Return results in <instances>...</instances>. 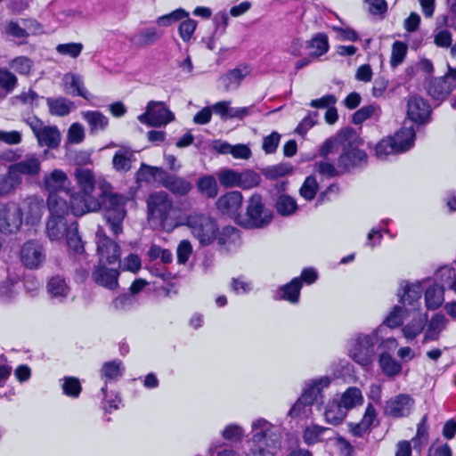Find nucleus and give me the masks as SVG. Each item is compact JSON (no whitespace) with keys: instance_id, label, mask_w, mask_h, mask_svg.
Listing matches in <instances>:
<instances>
[{"instance_id":"1","label":"nucleus","mask_w":456,"mask_h":456,"mask_svg":"<svg viewBox=\"0 0 456 456\" xmlns=\"http://www.w3.org/2000/svg\"><path fill=\"white\" fill-rule=\"evenodd\" d=\"M127 201V197L110 192L108 184L99 183L96 185L94 175L87 169V212L102 210L103 218L114 236L123 233Z\"/></svg>"},{"instance_id":"2","label":"nucleus","mask_w":456,"mask_h":456,"mask_svg":"<svg viewBox=\"0 0 456 456\" xmlns=\"http://www.w3.org/2000/svg\"><path fill=\"white\" fill-rule=\"evenodd\" d=\"M147 208L149 220L157 222L164 230L170 231L180 225L174 202L167 192L151 193L147 199Z\"/></svg>"},{"instance_id":"3","label":"nucleus","mask_w":456,"mask_h":456,"mask_svg":"<svg viewBox=\"0 0 456 456\" xmlns=\"http://www.w3.org/2000/svg\"><path fill=\"white\" fill-rule=\"evenodd\" d=\"M252 443L256 449H251L253 456H274L270 449L277 448L281 440L279 428L265 419H258L252 422Z\"/></svg>"},{"instance_id":"4","label":"nucleus","mask_w":456,"mask_h":456,"mask_svg":"<svg viewBox=\"0 0 456 456\" xmlns=\"http://www.w3.org/2000/svg\"><path fill=\"white\" fill-rule=\"evenodd\" d=\"M384 326H379L369 334L360 333L352 340L349 349L350 357L358 364L368 367L374 359V346L381 338L380 333L384 331Z\"/></svg>"},{"instance_id":"5","label":"nucleus","mask_w":456,"mask_h":456,"mask_svg":"<svg viewBox=\"0 0 456 456\" xmlns=\"http://www.w3.org/2000/svg\"><path fill=\"white\" fill-rule=\"evenodd\" d=\"M273 220V212L265 207L261 195L253 194L247 201L246 213L236 216L237 223L248 229H261Z\"/></svg>"},{"instance_id":"6","label":"nucleus","mask_w":456,"mask_h":456,"mask_svg":"<svg viewBox=\"0 0 456 456\" xmlns=\"http://www.w3.org/2000/svg\"><path fill=\"white\" fill-rule=\"evenodd\" d=\"M180 225H186L191 235L199 240L201 245H209L216 238L218 226L216 220L208 215L192 212L184 217Z\"/></svg>"},{"instance_id":"7","label":"nucleus","mask_w":456,"mask_h":456,"mask_svg":"<svg viewBox=\"0 0 456 456\" xmlns=\"http://www.w3.org/2000/svg\"><path fill=\"white\" fill-rule=\"evenodd\" d=\"M138 175L142 179H147V175L154 178L175 195L184 196L192 190L191 182L183 177L170 175L162 167L142 164L141 169L138 171Z\"/></svg>"},{"instance_id":"8","label":"nucleus","mask_w":456,"mask_h":456,"mask_svg":"<svg viewBox=\"0 0 456 456\" xmlns=\"http://www.w3.org/2000/svg\"><path fill=\"white\" fill-rule=\"evenodd\" d=\"M347 137L350 138V142L342 146L337 161L338 169L344 173L366 164L368 158L365 151L359 148L362 141L354 130L351 129Z\"/></svg>"},{"instance_id":"9","label":"nucleus","mask_w":456,"mask_h":456,"mask_svg":"<svg viewBox=\"0 0 456 456\" xmlns=\"http://www.w3.org/2000/svg\"><path fill=\"white\" fill-rule=\"evenodd\" d=\"M96 253L99 258L98 265H115L120 266L121 248L119 244L107 236L102 227H99L95 233Z\"/></svg>"},{"instance_id":"10","label":"nucleus","mask_w":456,"mask_h":456,"mask_svg":"<svg viewBox=\"0 0 456 456\" xmlns=\"http://www.w3.org/2000/svg\"><path fill=\"white\" fill-rule=\"evenodd\" d=\"M424 281L425 280L416 282L406 281L400 282L396 296L400 305L408 312L417 311L420 308Z\"/></svg>"},{"instance_id":"11","label":"nucleus","mask_w":456,"mask_h":456,"mask_svg":"<svg viewBox=\"0 0 456 456\" xmlns=\"http://www.w3.org/2000/svg\"><path fill=\"white\" fill-rule=\"evenodd\" d=\"M174 114L163 102L151 101L148 102L146 111L138 116V120L149 126H163L173 121Z\"/></svg>"},{"instance_id":"12","label":"nucleus","mask_w":456,"mask_h":456,"mask_svg":"<svg viewBox=\"0 0 456 456\" xmlns=\"http://www.w3.org/2000/svg\"><path fill=\"white\" fill-rule=\"evenodd\" d=\"M414 400L407 394L397 395L386 402L384 412L393 418H403L411 413Z\"/></svg>"},{"instance_id":"13","label":"nucleus","mask_w":456,"mask_h":456,"mask_svg":"<svg viewBox=\"0 0 456 456\" xmlns=\"http://www.w3.org/2000/svg\"><path fill=\"white\" fill-rule=\"evenodd\" d=\"M120 272L118 267H108L107 265H97L92 273L93 281L99 286L110 290H114L118 287V277Z\"/></svg>"},{"instance_id":"14","label":"nucleus","mask_w":456,"mask_h":456,"mask_svg":"<svg viewBox=\"0 0 456 456\" xmlns=\"http://www.w3.org/2000/svg\"><path fill=\"white\" fill-rule=\"evenodd\" d=\"M23 211L16 205L4 207L0 212V229L5 232H15L22 224Z\"/></svg>"},{"instance_id":"15","label":"nucleus","mask_w":456,"mask_h":456,"mask_svg":"<svg viewBox=\"0 0 456 456\" xmlns=\"http://www.w3.org/2000/svg\"><path fill=\"white\" fill-rule=\"evenodd\" d=\"M431 114V108L428 102L419 96H411L407 102L408 118L419 124L428 122Z\"/></svg>"},{"instance_id":"16","label":"nucleus","mask_w":456,"mask_h":456,"mask_svg":"<svg viewBox=\"0 0 456 456\" xmlns=\"http://www.w3.org/2000/svg\"><path fill=\"white\" fill-rule=\"evenodd\" d=\"M330 384V379L328 376H322L315 379L309 380L305 383V387L301 395L303 401L311 406L314 403H322V390L327 388Z\"/></svg>"},{"instance_id":"17","label":"nucleus","mask_w":456,"mask_h":456,"mask_svg":"<svg viewBox=\"0 0 456 456\" xmlns=\"http://www.w3.org/2000/svg\"><path fill=\"white\" fill-rule=\"evenodd\" d=\"M336 432L326 427L311 424L305 428L302 433L304 443L309 446L333 439Z\"/></svg>"},{"instance_id":"18","label":"nucleus","mask_w":456,"mask_h":456,"mask_svg":"<svg viewBox=\"0 0 456 456\" xmlns=\"http://www.w3.org/2000/svg\"><path fill=\"white\" fill-rule=\"evenodd\" d=\"M242 194L232 191L222 195L216 202V208L224 215L237 216L242 203Z\"/></svg>"},{"instance_id":"19","label":"nucleus","mask_w":456,"mask_h":456,"mask_svg":"<svg viewBox=\"0 0 456 456\" xmlns=\"http://www.w3.org/2000/svg\"><path fill=\"white\" fill-rule=\"evenodd\" d=\"M162 30L155 27H148L129 36L130 43L137 48H144L156 44L162 37Z\"/></svg>"},{"instance_id":"20","label":"nucleus","mask_w":456,"mask_h":456,"mask_svg":"<svg viewBox=\"0 0 456 456\" xmlns=\"http://www.w3.org/2000/svg\"><path fill=\"white\" fill-rule=\"evenodd\" d=\"M302 282L299 278H294L290 282L280 287L274 294L276 300H285L290 304H297L300 298Z\"/></svg>"},{"instance_id":"21","label":"nucleus","mask_w":456,"mask_h":456,"mask_svg":"<svg viewBox=\"0 0 456 456\" xmlns=\"http://www.w3.org/2000/svg\"><path fill=\"white\" fill-rule=\"evenodd\" d=\"M454 88L455 86L452 84L446 75L432 79L427 86L428 94L436 100L445 99Z\"/></svg>"},{"instance_id":"22","label":"nucleus","mask_w":456,"mask_h":456,"mask_svg":"<svg viewBox=\"0 0 456 456\" xmlns=\"http://www.w3.org/2000/svg\"><path fill=\"white\" fill-rule=\"evenodd\" d=\"M447 323L448 320L443 314H436L429 321L427 320V329L425 330L423 343L438 340L441 332L445 330Z\"/></svg>"},{"instance_id":"23","label":"nucleus","mask_w":456,"mask_h":456,"mask_svg":"<svg viewBox=\"0 0 456 456\" xmlns=\"http://www.w3.org/2000/svg\"><path fill=\"white\" fill-rule=\"evenodd\" d=\"M249 73L250 69L248 67H237L221 76L219 81L222 83L225 91L236 90L239 88L241 81L248 76Z\"/></svg>"},{"instance_id":"24","label":"nucleus","mask_w":456,"mask_h":456,"mask_svg":"<svg viewBox=\"0 0 456 456\" xmlns=\"http://www.w3.org/2000/svg\"><path fill=\"white\" fill-rule=\"evenodd\" d=\"M44 258L42 248L34 241H28L24 244L21 249V260L24 265L29 268H35L39 265Z\"/></svg>"},{"instance_id":"25","label":"nucleus","mask_w":456,"mask_h":456,"mask_svg":"<svg viewBox=\"0 0 456 456\" xmlns=\"http://www.w3.org/2000/svg\"><path fill=\"white\" fill-rule=\"evenodd\" d=\"M389 138L393 140V144H395L397 152L400 154L409 151L413 146L415 141V130L412 126H403L397 131L394 136Z\"/></svg>"},{"instance_id":"26","label":"nucleus","mask_w":456,"mask_h":456,"mask_svg":"<svg viewBox=\"0 0 456 456\" xmlns=\"http://www.w3.org/2000/svg\"><path fill=\"white\" fill-rule=\"evenodd\" d=\"M351 129H343L338 132L335 136L327 139L322 146L320 149V155L322 157H327L329 154L332 153L334 151L341 150L342 146L348 145L350 142V138H348V134Z\"/></svg>"},{"instance_id":"27","label":"nucleus","mask_w":456,"mask_h":456,"mask_svg":"<svg viewBox=\"0 0 456 456\" xmlns=\"http://www.w3.org/2000/svg\"><path fill=\"white\" fill-rule=\"evenodd\" d=\"M425 306L428 310H437L444 302V286L433 283L424 293Z\"/></svg>"},{"instance_id":"28","label":"nucleus","mask_w":456,"mask_h":456,"mask_svg":"<svg viewBox=\"0 0 456 456\" xmlns=\"http://www.w3.org/2000/svg\"><path fill=\"white\" fill-rule=\"evenodd\" d=\"M218 244L224 246L228 251L236 249L240 245V232L232 226H225L216 233Z\"/></svg>"},{"instance_id":"29","label":"nucleus","mask_w":456,"mask_h":456,"mask_svg":"<svg viewBox=\"0 0 456 456\" xmlns=\"http://www.w3.org/2000/svg\"><path fill=\"white\" fill-rule=\"evenodd\" d=\"M40 172V162L37 159L31 157L19 163H16L9 168V178L13 179L17 173L37 175Z\"/></svg>"},{"instance_id":"30","label":"nucleus","mask_w":456,"mask_h":456,"mask_svg":"<svg viewBox=\"0 0 456 456\" xmlns=\"http://www.w3.org/2000/svg\"><path fill=\"white\" fill-rule=\"evenodd\" d=\"M347 415V411L337 400L329 402L323 413L325 421L332 426L341 424Z\"/></svg>"},{"instance_id":"31","label":"nucleus","mask_w":456,"mask_h":456,"mask_svg":"<svg viewBox=\"0 0 456 456\" xmlns=\"http://www.w3.org/2000/svg\"><path fill=\"white\" fill-rule=\"evenodd\" d=\"M305 44V47L310 50L309 55L313 59L325 54L330 48L328 37L324 33L316 34Z\"/></svg>"},{"instance_id":"32","label":"nucleus","mask_w":456,"mask_h":456,"mask_svg":"<svg viewBox=\"0 0 456 456\" xmlns=\"http://www.w3.org/2000/svg\"><path fill=\"white\" fill-rule=\"evenodd\" d=\"M46 229L47 235L52 240H61L69 232L65 218L50 216Z\"/></svg>"},{"instance_id":"33","label":"nucleus","mask_w":456,"mask_h":456,"mask_svg":"<svg viewBox=\"0 0 456 456\" xmlns=\"http://www.w3.org/2000/svg\"><path fill=\"white\" fill-rule=\"evenodd\" d=\"M346 411L349 410L362 405L363 403V396L362 391L356 387H348L340 396L338 401Z\"/></svg>"},{"instance_id":"34","label":"nucleus","mask_w":456,"mask_h":456,"mask_svg":"<svg viewBox=\"0 0 456 456\" xmlns=\"http://www.w3.org/2000/svg\"><path fill=\"white\" fill-rule=\"evenodd\" d=\"M42 200L36 198L28 199L23 208H21L23 216H26V222L31 224L39 221L42 216Z\"/></svg>"},{"instance_id":"35","label":"nucleus","mask_w":456,"mask_h":456,"mask_svg":"<svg viewBox=\"0 0 456 456\" xmlns=\"http://www.w3.org/2000/svg\"><path fill=\"white\" fill-rule=\"evenodd\" d=\"M379 364L383 373L387 377L397 376L402 371V364L386 352H380Z\"/></svg>"},{"instance_id":"36","label":"nucleus","mask_w":456,"mask_h":456,"mask_svg":"<svg viewBox=\"0 0 456 456\" xmlns=\"http://www.w3.org/2000/svg\"><path fill=\"white\" fill-rule=\"evenodd\" d=\"M134 152L127 148L118 150L113 157V167L118 171L126 172L131 169V164L134 161Z\"/></svg>"},{"instance_id":"37","label":"nucleus","mask_w":456,"mask_h":456,"mask_svg":"<svg viewBox=\"0 0 456 456\" xmlns=\"http://www.w3.org/2000/svg\"><path fill=\"white\" fill-rule=\"evenodd\" d=\"M39 142L50 148H55L61 142V134L55 126H44L37 133Z\"/></svg>"},{"instance_id":"38","label":"nucleus","mask_w":456,"mask_h":456,"mask_svg":"<svg viewBox=\"0 0 456 456\" xmlns=\"http://www.w3.org/2000/svg\"><path fill=\"white\" fill-rule=\"evenodd\" d=\"M48 208L50 216L65 218L68 214L69 207L66 200L57 193H51L48 198Z\"/></svg>"},{"instance_id":"39","label":"nucleus","mask_w":456,"mask_h":456,"mask_svg":"<svg viewBox=\"0 0 456 456\" xmlns=\"http://www.w3.org/2000/svg\"><path fill=\"white\" fill-rule=\"evenodd\" d=\"M125 367L120 360L105 362L101 369V375L107 381H114L124 374Z\"/></svg>"},{"instance_id":"40","label":"nucleus","mask_w":456,"mask_h":456,"mask_svg":"<svg viewBox=\"0 0 456 456\" xmlns=\"http://www.w3.org/2000/svg\"><path fill=\"white\" fill-rule=\"evenodd\" d=\"M426 324L427 314L414 317L402 329V332L405 338L413 339L423 331Z\"/></svg>"},{"instance_id":"41","label":"nucleus","mask_w":456,"mask_h":456,"mask_svg":"<svg viewBox=\"0 0 456 456\" xmlns=\"http://www.w3.org/2000/svg\"><path fill=\"white\" fill-rule=\"evenodd\" d=\"M103 398L102 401V408L106 413H111L119 408L122 399L118 392H108L107 385L105 384L101 389Z\"/></svg>"},{"instance_id":"42","label":"nucleus","mask_w":456,"mask_h":456,"mask_svg":"<svg viewBox=\"0 0 456 456\" xmlns=\"http://www.w3.org/2000/svg\"><path fill=\"white\" fill-rule=\"evenodd\" d=\"M410 314L404 307L401 305H395L391 312L388 314L387 318L385 319L383 324L380 326H384L387 330V328H395L402 324L403 320Z\"/></svg>"},{"instance_id":"43","label":"nucleus","mask_w":456,"mask_h":456,"mask_svg":"<svg viewBox=\"0 0 456 456\" xmlns=\"http://www.w3.org/2000/svg\"><path fill=\"white\" fill-rule=\"evenodd\" d=\"M67 243L69 249L76 255L82 256L84 254V243L77 234V224L72 223L69 225V232L67 233Z\"/></svg>"},{"instance_id":"44","label":"nucleus","mask_w":456,"mask_h":456,"mask_svg":"<svg viewBox=\"0 0 456 456\" xmlns=\"http://www.w3.org/2000/svg\"><path fill=\"white\" fill-rule=\"evenodd\" d=\"M66 182V174L60 170L51 172L44 179L45 188L52 192L64 188Z\"/></svg>"},{"instance_id":"45","label":"nucleus","mask_w":456,"mask_h":456,"mask_svg":"<svg viewBox=\"0 0 456 456\" xmlns=\"http://www.w3.org/2000/svg\"><path fill=\"white\" fill-rule=\"evenodd\" d=\"M199 191L208 198H215L218 193V186L216 178L212 175L200 177L197 182Z\"/></svg>"},{"instance_id":"46","label":"nucleus","mask_w":456,"mask_h":456,"mask_svg":"<svg viewBox=\"0 0 456 456\" xmlns=\"http://www.w3.org/2000/svg\"><path fill=\"white\" fill-rule=\"evenodd\" d=\"M87 124L91 134H98L108 126L109 119L99 111H87Z\"/></svg>"},{"instance_id":"47","label":"nucleus","mask_w":456,"mask_h":456,"mask_svg":"<svg viewBox=\"0 0 456 456\" xmlns=\"http://www.w3.org/2000/svg\"><path fill=\"white\" fill-rule=\"evenodd\" d=\"M293 167L289 163H280L277 165L270 166L262 170L263 175L266 179L276 180L291 174Z\"/></svg>"},{"instance_id":"48","label":"nucleus","mask_w":456,"mask_h":456,"mask_svg":"<svg viewBox=\"0 0 456 456\" xmlns=\"http://www.w3.org/2000/svg\"><path fill=\"white\" fill-rule=\"evenodd\" d=\"M277 212L284 216L293 215L297 209L296 200L289 195H281L275 203Z\"/></svg>"},{"instance_id":"49","label":"nucleus","mask_w":456,"mask_h":456,"mask_svg":"<svg viewBox=\"0 0 456 456\" xmlns=\"http://www.w3.org/2000/svg\"><path fill=\"white\" fill-rule=\"evenodd\" d=\"M319 189L317 179L314 175L307 176L299 189L300 196L305 200H313Z\"/></svg>"},{"instance_id":"50","label":"nucleus","mask_w":456,"mask_h":456,"mask_svg":"<svg viewBox=\"0 0 456 456\" xmlns=\"http://www.w3.org/2000/svg\"><path fill=\"white\" fill-rule=\"evenodd\" d=\"M189 16V12L183 8H178L167 14L159 16L156 23L160 27H169L175 22L182 20Z\"/></svg>"},{"instance_id":"51","label":"nucleus","mask_w":456,"mask_h":456,"mask_svg":"<svg viewBox=\"0 0 456 456\" xmlns=\"http://www.w3.org/2000/svg\"><path fill=\"white\" fill-rule=\"evenodd\" d=\"M428 415H424L418 425L415 437L412 438L413 448L420 451L423 444H427L428 439Z\"/></svg>"},{"instance_id":"52","label":"nucleus","mask_w":456,"mask_h":456,"mask_svg":"<svg viewBox=\"0 0 456 456\" xmlns=\"http://www.w3.org/2000/svg\"><path fill=\"white\" fill-rule=\"evenodd\" d=\"M375 153L377 158L381 160L387 159L390 155L399 154L395 144H393V140L389 137L385 138L377 143Z\"/></svg>"},{"instance_id":"53","label":"nucleus","mask_w":456,"mask_h":456,"mask_svg":"<svg viewBox=\"0 0 456 456\" xmlns=\"http://www.w3.org/2000/svg\"><path fill=\"white\" fill-rule=\"evenodd\" d=\"M261 182L260 175L252 170H246L239 174L238 187L242 189H251L257 186Z\"/></svg>"},{"instance_id":"54","label":"nucleus","mask_w":456,"mask_h":456,"mask_svg":"<svg viewBox=\"0 0 456 456\" xmlns=\"http://www.w3.org/2000/svg\"><path fill=\"white\" fill-rule=\"evenodd\" d=\"M197 25V21L190 19L189 16L185 20H182L178 27V32L183 42L187 43L192 38Z\"/></svg>"},{"instance_id":"55","label":"nucleus","mask_w":456,"mask_h":456,"mask_svg":"<svg viewBox=\"0 0 456 456\" xmlns=\"http://www.w3.org/2000/svg\"><path fill=\"white\" fill-rule=\"evenodd\" d=\"M239 172L232 169H224L217 173V178L224 187L232 188L238 186Z\"/></svg>"},{"instance_id":"56","label":"nucleus","mask_w":456,"mask_h":456,"mask_svg":"<svg viewBox=\"0 0 456 456\" xmlns=\"http://www.w3.org/2000/svg\"><path fill=\"white\" fill-rule=\"evenodd\" d=\"M407 46L401 41H395L392 46L390 64L392 67H396L401 64L406 55Z\"/></svg>"},{"instance_id":"57","label":"nucleus","mask_w":456,"mask_h":456,"mask_svg":"<svg viewBox=\"0 0 456 456\" xmlns=\"http://www.w3.org/2000/svg\"><path fill=\"white\" fill-rule=\"evenodd\" d=\"M380 110L374 105L364 106L353 115V122L356 125L362 123L367 118L379 116Z\"/></svg>"},{"instance_id":"58","label":"nucleus","mask_w":456,"mask_h":456,"mask_svg":"<svg viewBox=\"0 0 456 456\" xmlns=\"http://www.w3.org/2000/svg\"><path fill=\"white\" fill-rule=\"evenodd\" d=\"M135 305L133 296L124 294L117 297L111 303V307L116 311H129Z\"/></svg>"},{"instance_id":"59","label":"nucleus","mask_w":456,"mask_h":456,"mask_svg":"<svg viewBox=\"0 0 456 456\" xmlns=\"http://www.w3.org/2000/svg\"><path fill=\"white\" fill-rule=\"evenodd\" d=\"M84 139V127L78 123H74L70 126L67 134V147L69 148L72 144L82 142Z\"/></svg>"},{"instance_id":"60","label":"nucleus","mask_w":456,"mask_h":456,"mask_svg":"<svg viewBox=\"0 0 456 456\" xmlns=\"http://www.w3.org/2000/svg\"><path fill=\"white\" fill-rule=\"evenodd\" d=\"M310 412L311 405L299 397L289 410V416L291 418H306Z\"/></svg>"},{"instance_id":"61","label":"nucleus","mask_w":456,"mask_h":456,"mask_svg":"<svg viewBox=\"0 0 456 456\" xmlns=\"http://www.w3.org/2000/svg\"><path fill=\"white\" fill-rule=\"evenodd\" d=\"M221 435L225 440L238 442L242 438L244 430L238 424H229L224 428Z\"/></svg>"},{"instance_id":"62","label":"nucleus","mask_w":456,"mask_h":456,"mask_svg":"<svg viewBox=\"0 0 456 456\" xmlns=\"http://www.w3.org/2000/svg\"><path fill=\"white\" fill-rule=\"evenodd\" d=\"M4 31L7 35L19 38V39H24L28 37V32L27 31V28L24 26H21L18 22L15 21H9L4 28Z\"/></svg>"},{"instance_id":"63","label":"nucleus","mask_w":456,"mask_h":456,"mask_svg":"<svg viewBox=\"0 0 456 456\" xmlns=\"http://www.w3.org/2000/svg\"><path fill=\"white\" fill-rule=\"evenodd\" d=\"M314 170L327 177H334L343 173L338 167H336L333 164L325 161L316 162L314 164Z\"/></svg>"},{"instance_id":"64","label":"nucleus","mask_w":456,"mask_h":456,"mask_svg":"<svg viewBox=\"0 0 456 456\" xmlns=\"http://www.w3.org/2000/svg\"><path fill=\"white\" fill-rule=\"evenodd\" d=\"M83 48L82 44L69 43L57 45L56 50L60 54L76 58L81 53Z\"/></svg>"}]
</instances>
